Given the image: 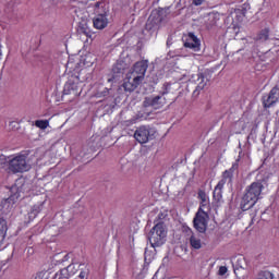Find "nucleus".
I'll use <instances>...</instances> for the list:
<instances>
[{
	"label": "nucleus",
	"instance_id": "1",
	"mask_svg": "<svg viewBox=\"0 0 279 279\" xmlns=\"http://www.w3.org/2000/svg\"><path fill=\"white\" fill-rule=\"evenodd\" d=\"M27 189V184H25V178L20 177L16 179L15 184L11 187L10 197L5 198L1 202L0 209V245L3 243L5 239V234L8 232V218L10 214L14 209V204L21 199V197H25L23 193H25Z\"/></svg>",
	"mask_w": 279,
	"mask_h": 279
},
{
	"label": "nucleus",
	"instance_id": "2",
	"mask_svg": "<svg viewBox=\"0 0 279 279\" xmlns=\"http://www.w3.org/2000/svg\"><path fill=\"white\" fill-rule=\"evenodd\" d=\"M148 68L149 63L147 60L135 62L132 70L126 74V81L123 83L124 90L129 93L136 90V88L143 84Z\"/></svg>",
	"mask_w": 279,
	"mask_h": 279
},
{
	"label": "nucleus",
	"instance_id": "3",
	"mask_svg": "<svg viewBox=\"0 0 279 279\" xmlns=\"http://www.w3.org/2000/svg\"><path fill=\"white\" fill-rule=\"evenodd\" d=\"M260 193H263V183L254 182L252 183L246 193L242 197L241 201V209L250 210L253 206L258 202V197H260Z\"/></svg>",
	"mask_w": 279,
	"mask_h": 279
},
{
	"label": "nucleus",
	"instance_id": "4",
	"mask_svg": "<svg viewBox=\"0 0 279 279\" xmlns=\"http://www.w3.org/2000/svg\"><path fill=\"white\" fill-rule=\"evenodd\" d=\"M148 241L151 247H160L167 242V225L165 221L157 222L148 233Z\"/></svg>",
	"mask_w": 279,
	"mask_h": 279
},
{
	"label": "nucleus",
	"instance_id": "5",
	"mask_svg": "<svg viewBox=\"0 0 279 279\" xmlns=\"http://www.w3.org/2000/svg\"><path fill=\"white\" fill-rule=\"evenodd\" d=\"M27 154H17L15 157L9 160L8 169L11 173H25L32 169V166L27 163Z\"/></svg>",
	"mask_w": 279,
	"mask_h": 279
},
{
	"label": "nucleus",
	"instance_id": "6",
	"mask_svg": "<svg viewBox=\"0 0 279 279\" xmlns=\"http://www.w3.org/2000/svg\"><path fill=\"white\" fill-rule=\"evenodd\" d=\"M209 219L210 216H208V213L204 211V209L199 207L193 219L195 230H197V232L201 234H204L206 230H208Z\"/></svg>",
	"mask_w": 279,
	"mask_h": 279
},
{
	"label": "nucleus",
	"instance_id": "7",
	"mask_svg": "<svg viewBox=\"0 0 279 279\" xmlns=\"http://www.w3.org/2000/svg\"><path fill=\"white\" fill-rule=\"evenodd\" d=\"M96 15L93 19L95 29H106L108 27V11L106 9H96Z\"/></svg>",
	"mask_w": 279,
	"mask_h": 279
},
{
	"label": "nucleus",
	"instance_id": "8",
	"mask_svg": "<svg viewBox=\"0 0 279 279\" xmlns=\"http://www.w3.org/2000/svg\"><path fill=\"white\" fill-rule=\"evenodd\" d=\"M165 95H167V93L163 92L161 96L145 98L144 107L154 108V110H160V108H165V106H167V98Z\"/></svg>",
	"mask_w": 279,
	"mask_h": 279
},
{
	"label": "nucleus",
	"instance_id": "9",
	"mask_svg": "<svg viewBox=\"0 0 279 279\" xmlns=\"http://www.w3.org/2000/svg\"><path fill=\"white\" fill-rule=\"evenodd\" d=\"M279 101V88L272 87L271 90L264 95L262 98V104L265 109L271 108V106H275V104H278Z\"/></svg>",
	"mask_w": 279,
	"mask_h": 279
},
{
	"label": "nucleus",
	"instance_id": "10",
	"mask_svg": "<svg viewBox=\"0 0 279 279\" xmlns=\"http://www.w3.org/2000/svg\"><path fill=\"white\" fill-rule=\"evenodd\" d=\"M34 202H37V204L33 205L28 213L29 219H36V217H38L39 213L43 210V206H45V202H47V194L35 196Z\"/></svg>",
	"mask_w": 279,
	"mask_h": 279
},
{
	"label": "nucleus",
	"instance_id": "11",
	"mask_svg": "<svg viewBox=\"0 0 279 279\" xmlns=\"http://www.w3.org/2000/svg\"><path fill=\"white\" fill-rule=\"evenodd\" d=\"M63 269H66L69 276H73L77 272L78 274V278L81 279H84V278H87L88 277V266L86 264H71L69 265L66 268H63Z\"/></svg>",
	"mask_w": 279,
	"mask_h": 279
},
{
	"label": "nucleus",
	"instance_id": "12",
	"mask_svg": "<svg viewBox=\"0 0 279 279\" xmlns=\"http://www.w3.org/2000/svg\"><path fill=\"white\" fill-rule=\"evenodd\" d=\"M82 90L77 82L69 80L63 87V95H72L73 97H80Z\"/></svg>",
	"mask_w": 279,
	"mask_h": 279
},
{
	"label": "nucleus",
	"instance_id": "13",
	"mask_svg": "<svg viewBox=\"0 0 279 279\" xmlns=\"http://www.w3.org/2000/svg\"><path fill=\"white\" fill-rule=\"evenodd\" d=\"M184 47L186 49H192L193 51H199V39L195 34L189 33L187 36L183 38Z\"/></svg>",
	"mask_w": 279,
	"mask_h": 279
},
{
	"label": "nucleus",
	"instance_id": "14",
	"mask_svg": "<svg viewBox=\"0 0 279 279\" xmlns=\"http://www.w3.org/2000/svg\"><path fill=\"white\" fill-rule=\"evenodd\" d=\"M134 138L141 145H145V143L149 142V128L142 125L136 129L134 133Z\"/></svg>",
	"mask_w": 279,
	"mask_h": 279
},
{
	"label": "nucleus",
	"instance_id": "15",
	"mask_svg": "<svg viewBox=\"0 0 279 279\" xmlns=\"http://www.w3.org/2000/svg\"><path fill=\"white\" fill-rule=\"evenodd\" d=\"M185 232L187 234H191L189 241H190V245L193 250H202V239L197 238V235H195L193 233V230H191V228L186 227L185 228Z\"/></svg>",
	"mask_w": 279,
	"mask_h": 279
},
{
	"label": "nucleus",
	"instance_id": "16",
	"mask_svg": "<svg viewBox=\"0 0 279 279\" xmlns=\"http://www.w3.org/2000/svg\"><path fill=\"white\" fill-rule=\"evenodd\" d=\"M233 266H234V271H236V269H247L248 267L247 259L243 255H238L234 258Z\"/></svg>",
	"mask_w": 279,
	"mask_h": 279
},
{
	"label": "nucleus",
	"instance_id": "17",
	"mask_svg": "<svg viewBox=\"0 0 279 279\" xmlns=\"http://www.w3.org/2000/svg\"><path fill=\"white\" fill-rule=\"evenodd\" d=\"M239 162H241V157H239L231 166L229 170L225 172V175H234L239 173Z\"/></svg>",
	"mask_w": 279,
	"mask_h": 279
},
{
	"label": "nucleus",
	"instance_id": "18",
	"mask_svg": "<svg viewBox=\"0 0 279 279\" xmlns=\"http://www.w3.org/2000/svg\"><path fill=\"white\" fill-rule=\"evenodd\" d=\"M255 40H259L260 43H266V40H269V28L262 29L255 37Z\"/></svg>",
	"mask_w": 279,
	"mask_h": 279
},
{
	"label": "nucleus",
	"instance_id": "19",
	"mask_svg": "<svg viewBox=\"0 0 279 279\" xmlns=\"http://www.w3.org/2000/svg\"><path fill=\"white\" fill-rule=\"evenodd\" d=\"M95 60H97L95 56L89 52L85 54V58L83 59V64L85 66H93V64H95Z\"/></svg>",
	"mask_w": 279,
	"mask_h": 279
},
{
	"label": "nucleus",
	"instance_id": "20",
	"mask_svg": "<svg viewBox=\"0 0 279 279\" xmlns=\"http://www.w3.org/2000/svg\"><path fill=\"white\" fill-rule=\"evenodd\" d=\"M70 276L69 270L63 268L54 275L53 279H69Z\"/></svg>",
	"mask_w": 279,
	"mask_h": 279
},
{
	"label": "nucleus",
	"instance_id": "21",
	"mask_svg": "<svg viewBox=\"0 0 279 279\" xmlns=\"http://www.w3.org/2000/svg\"><path fill=\"white\" fill-rule=\"evenodd\" d=\"M35 125L36 128H39V130H47L49 120H36Z\"/></svg>",
	"mask_w": 279,
	"mask_h": 279
},
{
	"label": "nucleus",
	"instance_id": "22",
	"mask_svg": "<svg viewBox=\"0 0 279 279\" xmlns=\"http://www.w3.org/2000/svg\"><path fill=\"white\" fill-rule=\"evenodd\" d=\"M256 279H274V274L265 270V271L259 272Z\"/></svg>",
	"mask_w": 279,
	"mask_h": 279
},
{
	"label": "nucleus",
	"instance_id": "23",
	"mask_svg": "<svg viewBox=\"0 0 279 279\" xmlns=\"http://www.w3.org/2000/svg\"><path fill=\"white\" fill-rule=\"evenodd\" d=\"M221 191H222L221 189L215 187V190H214V199H215V202H221V198L223 197Z\"/></svg>",
	"mask_w": 279,
	"mask_h": 279
},
{
	"label": "nucleus",
	"instance_id": "24",
	"mask_svg": "<svg viewBox=\"0 0 279 279\" xmlns=\"http://www.w3.org/2000/svg\"><path fill=\"white\" fill-rule=\"evenodd\" d=\"M9 161L8 157H5V155L1 154L0 155V169H5V167L9 166Z\"/></svg>",
	"mask_w": 279,
	"mask_h": 279
},
{
	"label": "nucleus",
	"instance_id": "25",
	"mask_svg": "<svg viewBox=\"0 0 279 279\" xmlns=\"http://www.w3.org/2000/svg\"><path fill=\"white\" fill-rule=\"evenodd\" d=\"M198 199L202 201V206H204V204H206V199H207L206 192L199 191ZM202 206H201V208H202Z\"/></svg>",
	"mask_w": 279,
	"mask_h": 279
},
{
	"label": "nucleus",
	"instance_id": "26",
	"mask_svg": "<svg viewBox=\"0 0 279 279\" xmlns=\"http://www.w3.org/2000/svg\"><path fill=\"white\" fill-rule=\"evenodd\" d=\"M123 68H120V65L119 64H116L114 66H113V69H112V72L113 73H117L118 75H121V74H123Z\"/></svg>",
	"mask_w": 279,
	"mask_h": 279
},
{
	"label": "nucleus",
	"instance_id": "27",
	"mask_svg": "<svg viewBox=\"0 0 279 279\" xmlns=\"http://www.w3.org/2000/svg\"><path fill=\"white\" fill-rule=\"evenodd\" d=\"M109 93H110V89L105 88L102 92H98V93L96 94V96H97V97H108Z\"/></svg>",
	"mask_w": 279,
	"mask_h": 279
},
{
	"label": "nucleus",
	"instance_id": "28",
	"mask_svg": "<svg viewBox=\"0 0 279 279\" xmlns=\"http://www.w3.org/2000/svg\"><path fill=\"white\" fill-rule=\"evenodd\" d=\"M226 274H228V267L221 266L219 268V276H226Z\"/></svg>",
	"mask_w": 279,
	"mask_h": 279
},
{
	"label": "nucleus",
	"instance_id": "29",
	"mask_svg": "<svg viewBox=\"0 0 279 279\" xmlns=\"http://www.w3.org/2000/svg\"><path fill=\"white\" fill-rule=\"evenodd\" d=\"M225 184H226V179H222L218 182V184L216 185V189L222 190Z\"/></svg>",
	"mask_w": 279,
	"mask_h": 279
},
{
	"label": "nucleus",
	"instance_id": "30",
	"mask_svg": "<svg viewBox=\"0 0 279 279\" xmlns=\"http://www.w3.org/2000/svg\"><path fill=\"white\" fill-rule=\"evenodd\" d=\"M66 69H71V70L75 71V65H73V61H71V59H69V61L66 63Z\"/></svg>",
	"mask_w": 279,
	"mask_h": 279
},
{
	"label": "nucleus",
	"instance_id": "31",
	"mask_svg": "<svg viewBox=\"0 0 279 279\" xmlns=\"http://www.w3.org/2000/svg\"><path fill=\"white\" fill-rule=\"evenodd\" d=\"M192 3L193 5L198 7V5H202V3H204V0H192Z\"/></svg>",
	"mask_w": 279,
	"mask_h": 279
},
{
	"label": "nucleus",
	"instance_id": "32",
	"mask_svg": "<svg viewBox=\"0 0 279 279\" xmlns=\"http://www.w3.org/2000/svg\"><path fill=\"white\" fill-rule=\"evenodd\" d=\"M165 217H167V215H165V214H159V215H158L159 221H162V219H165Z\"/></svg>",
	"mask_w": 279,
	"mask_h": 279
},
{
	"label": "nucleus",
	"instance_id": "33",
	"mask_svg": "<svg viewBox=\"0 0 279 279\" xmlns=\"http://www.w3.org/2000/svg\"><path fill=\"white\" fill-rule=\"evenodd\" d=\"M63 260H69V254H66L65 256H64V259Z\"/></svg>",
	"mask_w": 279,
	"mask_h": 279
},
{
	"label": "nucleus",
	"instance_id": "34",
	"mask_svg": "<svg viewBox=\"0 0 279 279\" xmlns=\"http://www.w3.org/2000/svg\"><path fill=\"white\" fill-rule=\"evenodd\" d=\"M85 35L87 36V38H92L93 35H88V33H85Z\"/></svg>",
	"mask_w": 279,
	"mask_h": 279
},
{
	"label": "nucleus",
	"instance_id": "35",
	"mask_svg": "<svg viewBox=\"0 0 279 279\" xmlns=\"http://www.w3.org/2000/svg\"><path fill=\"white\" fill-rule=\"evenodd\" d=\"M198 77H204V75L203 74H198Z\"/></svg>",
	"mask_w": 279,
	"mask_h": 279
}]
</instances>
